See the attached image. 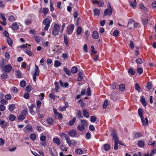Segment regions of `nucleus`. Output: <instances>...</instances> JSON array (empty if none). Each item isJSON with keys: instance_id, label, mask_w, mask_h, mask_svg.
Masks as SVG:
<instances>
[{"instance_id": "14", "label": "nucleus", "mask_w": 156, "mask_h": 156, "mask_svg": "<svg viewBox=\"0 0 156 156\" xmlns=\"http://www.w3.org/2000/svg\"><path fill=\"white\" fill-rule=\"evenodd\" d=\"M19 28V26L16 22L13 23L12 24V29L13 30H16Z\"/></svg>"}, {"instance_id": "44", "label": "nucleus", "mask_w": 156, "mask_h": 156, "mask_svg": "<svg viewBox=\"0 0 156 156\" xmlns=\"http://www.w3.org/2000/svg\"><path fill=\"white\" fill-rule=\"evenodd\" d=\"M77 68L76 67L74 66L71 69V72L73 73H76L77 71Z\"/></svg>"}, {"instance_id": "31", "label": "nucleus", "mask_w": 156, "mask_h": 156, "mask_svg": "<svg viewBox=\"0 0 156 156\" xmlns=\"http://www.w3.org/2000/svg\"><path fill=\"white\" fill-rule=\"evenodd\" d=\"M43 23L44 25H48L50 24V22L48 18H46L43 21Z\"/></svg>"}, {"instance_id": "13", "label": "nucleus", "mask_w": 156, "mask_h": 156, "mask_svg": "<svg viewBox=\"0 0 156 156\" xmlns=\"http://www.w3.org/2000/svg\"><path fill=\"white\" fill-rule=\"evenodd\" d=\"M35 105L34 104H32L29 107L30 110V112L31 114L34 115V112L33 110V108L35 107Z\"/></svg>"}, {"instance_id": "48", "label": "nucleus", "mask_w": 156, "mask_h": 156, "mask_svg": "<svg viewBox=\"0 0 156 156\" xmlns=\"http://www.w3.org/2000/svg\"><path fill=\"white\" fill-rule=\"evenodd\" d=\"M9 20L11 22H13L16 20V18L13 16H11L9 17Z\"/></svg>"}, {"instance_id": "1", "label": "nucleus", "mask_w": 156, "mask_h": 156, "mask_svg": "<svg viewBox=\"0 0 156 156\" xmlns=\"http://www.w3.org/2000/svg\"><path fill=\"white\" fill-rule=\"evenodd\" d=\"M108 8L105 9L104 12V15L105 16H106L107 15L108 16H111L112 13V9L111 5L109 2L108 3Z\"/></svg>"}, {"instance_id": "22", "label": "nucleus", "mask_w": 156, "mask_h": 156, "mask_svg": "<svg viewBox=\"0 0 156 156\" xmlns=\"http://www.w3.org/2000/svg\"><path fill=\"white\" fill-rule=\"evenodd\" d=\"M83 73L82 72H80L78 73V78L77 80L80 81L82 80L83 79Z\"/></svg>"}, {"instance_id": "20", "label": "nucleus", "mask_w": 156, "mask_h": 156, "mask_svg": "<svg viewBox=\"0 0 156 156\" xmlns=\"http://www.w3.org/2000/svg\"><path fill=\"white\" fill-rule=\"evenodd\" d=\"M83 115L84 117L88 118L89 117V114L87 111L85 109L83 110Z\"/></svg>"}, {"instance_id": "30", "label": "nucleus", "mask_w": 156, "mask_h": 156, "mask_svg": "<svg viewBox=\"0 0 156 156\" xmlns=\"http://www.w3.org/2000/svg\"><path fill=\"white\" fill-rule=\"evenodd\" d=\"M48 8H44L43 9L42 12H43L44 14V16H45L48 13ZM39 12L40 13H42V12H41L40 11H39Z\"/></svg>"}, {"instance_id": "60", "label": "nucleus", "mask_w": 156, "mask_h": 156, "mask_svg": "<svg viewBox=\"0 0 156 156\" xmlns=\"http://www.w3.org/2000/svg\"><path fill=\"white\" fill-rule=\"evenodd\" d=\"M36 103L37 108L39 109L40 108L41 102L40 101H37Z\"/></svg>"}, {"instance_id": "33", "label": "nucleus", "mask_w": 156, "mask_h": 156, "mask_svg": "<svg viewBox=\"0 0 156 156\" xmlns=\"http://www.w3.org/2000/svg\"><path fill=\"white\" fill-rule=\"evenodd\" d=\"M144 141L142 140H140L138 141V145L140 147H143L144 145Z\"/></svg>"}, {"instance_id": "41", "label": "nucleus", "mask_w": 156, "mask_h": 156, "mask_svg": "<svg viewBox=\"0 0 156 156\" xmlns=\"http://www.w3.org/2000/svg\"><path fill=\"white\" fill-rule=\"evenodd\" d=\"M55 91L57 92L58 91V90L60 89V88L56 82L55 83Z\"/></svg>"}, {"instance_id": "21", "label": "nucleus", "mask_w": 156, "mask_h": 156, "mask_svg": "<svg viewBox=\"0 0 156 156\" xmlns=\"http://www.w3.org/2000/svg\"><path fill=\"white\" fill-rule=\"evenodd\" d=\"M62 64V63L60 61L58 60H56L55 61L54 66L55 67H58L61 66Z\"/></svg>"}, {"instance_id": "3", "label": "nucleus", "mask_w": 156, "mask_h": 156, "mask_svg": "<svg viewBox=\"0 0 156 156\" xmlns=\"http://www.w3.org/2000/svg\"><path fill=\"white\" fill-rule=\"evenodd\" d=\"M39 74V69L38 66L35 65V73L33 74V80L35 82L36 80V76H38Z\"/></svg>"}, {"instance_id": "4", "label": "nucleus", "mask_w": 156, "mask_h": 156, "mask_svg": "<svg viewBox=\"0 0 156 156\" xmlns=\"http://www.w3.org/2000/svg\"><path fill=\"white\" fill-rule=\"evenodd\" d=\"M74 28V25L72 24L68 26L67 28L66 33L67 34L70 35L73 32Z\"/></svg>"}, {"instance_id": "37", "label": "nucleus", "mask_w": 156, "mask_h": 156, "mask_svg": "<svg viewBox=\"0 0 156 156\" xmlns=\"http://www.w3.org/2000/svg\"><path fill=\"white\" fill-rule=\"evenodd\" d=\"M16 76L17 77V78H22V73H21L19 71H17L16 72Z\"/></svg>"}, {"instance_id": "36", "label": "nucleus", "mask_w": 156, "mask_h": 156, "mask_svg": "<svg viewBox=\"0 0 156 156\" xmlns=\"http://www.w3.org/2000/svg\"><path fill=\"white\" fill-rule=\"evenodd\" d=\"M6 41L8 44L10 46H12V41L11 39L10 38H7L6 39Z\"/></svg>"}, {"instance_id": "16", "label": "nucleus", "mask_w": 156, "mask_h": 156, "mask_svg": "<svg viewBox=\"0 0 156 156\" xmlns=\"http://www.w3.org/2000/svg\"><path fill=\"white\" fill-rule=\"evenodd\" d=\"M92 36L93 38L94 39H98L99 37L98 33L97 31H94L92 34Z\"/></svg>"}, {"instance_id": "61", "label": "nucleus", "mask_w": 156, "mask_h": 156, "mask_svg": "<svg viewBox=\"0 0 156 156\" xmlns=\"http://www.w3.org/2000/svg\"><path fill=\"white\" fill-rule=\"evenodd\" d=\"M46 136H42L40 137V140L43 142H44L46 140Z\"/></svg>"}, {"instance_id": "45", "label": "nucleus", "mask_w": 156, "mask_h": 156, "mask_svg": "<svg viewBox=\"0 0 156 156\" xmlns=\"http://www.w3.org/2000/svg\"><path fill=\"white\" fill-rule=\"evenodd\" d=\"M104 147L106 151H108L110 148V145L107 144H104Z\"/></svg>"}, {"instance_id": "54", "label": "nucleus", "mask_w": 156, "mask_h": 156, "mask_svg": "<svg viewBox=\"0 0 156 156\" xmlns=\"http://www.w3.org/2000/svg\"><path fill=\"white\" fill-rule=\"evenodd\" d=\"M137 71L138 73L140 75L143 73V70L141 68H138L137 69Z\"/></svg>"}, {"instance_id": "25", "label": "nucleus", "mask_w": 156, "mask_h": 156, "mask_svg": "<svg viewBox=\"0 0 156 156\" xmlns=\"http://www.w3.org/2000/svg\"><path fill=\"white\" fill-rule=\"evenodd\" d=\"M59 135L62 139H64V138L66 140V139L68 138V137H69L65 133H60Z\"/></svg>"}, {"instance_id": "42", "label": "nucleus", "mask_w": 156, "mask_h": 156, "mask_svg": "<svg viewBox=\"0 0 156 156\" xmlns=\"http://www.w3.org/2000/svg\"><path fill=\"white\" fill-rule=\"evenodd\" d=\"M47 121L48 124L51 125L53 123L54 121L52 118H50L47 119Z\"/></svg>"}, {"instance_id": "27", "label": "nucleus", "mask_w": 156, "mask_h": 156, "mask_svg": "<svg viewBox=\"0 0 156 156\" xmlns=\"http://www.w3.org/2000/svg\"><path fill=\"white\" fill-rule=\"evenodd\" d=\"M15 108V106L14 104H11L9 106L8 109L10 112L12 111Z\"/></svg>"}, {"instance_id": "62", "label": "nucleus", "mask_w": 156, "mask_h": 156, "mask_svg": "<svg viewBox=\"0 0 156 156\" xmlns=\"http://www.w3.org/2000/svg\"><path fill=\"white\" fill-rule=\"evenodd\" d=\"M1 77L3 79H5L7 78L8 75L6 73H3L1 75Z\"/></svg>"}, {"instance_id": "32", "label": "nucleus", "mask_w": 156, "mask_h": 156, "mask_svg": "<svg viewBox=\"0 0 156 156\" xmlns=\"http://www.w3.org/2000/svg\"><path fill=\"white\" fill-rule=\"evenodd\" d=\"M76 117H74L73 119L69 122V125L71 126L73 125L75 122L76 121Z\"/></svg>"}, {"instance_id": "52", "label": "nucleus", "mask_w": 156, "mask_h": 156, "mask_svg": "<svg viewBox=\"0 0 156 156\" xmlns=\"http://www.w3.org/2000/svg\"><path fill=\"white\" fill-rule=\"evenodd\" d=\"M119 89L121 91H123L125 90V86L124 84H121L119 86Z\"/></svg>"}, {"instance_id": "34", "label": "nucleus", "mask_w": 156, "mask_h": 156, "mask_svg": "<svg viewBox=\"0 0 156 156\" xmlns=\"http://www.w3.org/2000/svg\"><path fill=\"white\" fill-rule=\"evenodd\" d=\"M64 42L65 43V44L66 45V46H67L68 45V41L67 36L65 34L64 35Z\"/></svg>"}, {"instance_id": "23", "label": "nucleus", "mask_w": 156, "mask_h": 156, "mask_svg": "<svg viewBox=\"0 0 156 156\" xmlns=\"http://www.w3.org/2000/svg\"><path fill=\"white\" fill-rule=\"evenodd\" d=\"M78 130L80 131H82L84 130L85 127L82 125H79L77 127Z\"/></svg>"}, {"instance_id": "59", "label": "nucleus", "mask_w": 156, "mask_h": 156, "mask_svg": "<svg viewBox=\"0 0 156 156\" xmlns=\"http://www.w3.org/2000/svg\"><path fill=\"white\" fill-rule=\"evenodd\" d=\"M147 89L150 90L152 88V83L151 82H148L147 83Z\"/></svg>"}, {"instance_id": "38", "label": "nucleus", "mask_w": 156, "mask_h": 156, "mask_svg": "<svg viewBox=\"0 0 156 156\" xmlns=\"http://www.w3.org/2000/svg\"><path fill=\"white\" fill-rule=\"evenodd\" d=\"M80 122L82 124H81L83 126H84L85 127V126H87L88 125V123L87 122V121L86 120H80Z\"/></svg>"}, {"instance_id": "19", "label": "nucleus", "mask_w": 156, "mask_h": 156, "mask_svg": "<svg viewBox=\"0 0 156 156\" xmlns=\"http://www.w3.org/2000/svg\"><path fill=\"white\" fill-rule=\"evenodd\" d=\"M140 101L144 106H146L147 105V103L144 96H142L141 97L140 99Z\"/></svg>"}, {"instance_id": "11", "label": "nucleus", "mask_w": 156, "mask_h": 156, "mask_svg": "<svg viewBox=\"0 0 156 156\" xmlns=\"http://www.w3.org/2000/svg\"><path fill=\"white\" fill-rule=\"evenodd\" d=\"M144 118L143 117V118L141 119V120L143 125L144 126H146L148 125V121L147 117L145 118V120H144Z\"/></svg>"}, {"instance_id": "2", "label": "nucleus", "mask_w": 156, "mask_h": 156, "mask_svg": "<svg viewBox=\"0 0 156 156\" xmlns=\"http://www.w3.org/2000/svg\"><path fill=\"white\" fill-rule=\"evenodd\" d=\"M60 26L58 24H55L54 25V29L52 31V34L54 36L58 35L59 31L60 30Z\"/></svg>"}, {"instance_id": "49", "label": "nucleus", "mask_w": 156, "mask_h": 156, "mask_svg": "<svg viewBox=\"0 0 156 156\" xmlns=\"http://www.w3.org/2000/svg\"><path fill=\"white\" fill-rule=\"evenodd\" d=\"M136 62L137 64H141L143 63V61L141 58H139L136 60Z\"/></svg>"}, {"instance_id": "46", "label": "nucleus", "mask_w": 156, "mask_h": 156, "mask_svg": "<svg viewBox=\"0 0 156 156\" xmlns=\"http://www.w3.org/2000/svg\"><path fill=\"white\" fill-rule=\"evenodd\" d=\"M28 114V112L27 111L25 110H22L21 115H22L23 116L26 117V116Z\"/></svg>"}, {"instance_id": "29", "label": "nucleus", "mask_w": 156, "mask_h": 156, "mask_svg": "<svg viewBox=\"0 0 156 156\" xmlns=\"http://www.w3.org/2000/svg\"><path fill=\"white\" fill-rule=\"evenodd\" d=\"M75 152L78 154L81 155L83 154V151L81 149L78 148L76 149Z\"/></svg>"}, {"instance_id": "50", "label": "nucleus", "mask_w": 156, "mask_h": 156, "mask_svg": "<svg viewBox=\"0 0 156 156\" xmlns=\"http://www.w3.org/2000/svg\"><path fill=\"white\" fill-rule=\"evenodd\" d=\"M30 139L34 141L36 139V136L35 134L32 133L30 136Z\"/></svg>"}, {"instance_id": "18", "label": "nucleus", "mask_w": 156, "mask_h": 156, "mask_svg": "<svg viewBox=\"0 0 156 156\" xmlns=\"http://www.w3.org/2000/svg\"><path fill=\"white\" fill-rule=\"evenodd\" d=\"M76 117L77 118H82L83 117L82 115L81 112L80 110H78L76 113Z\"/></svg>"}, {"instance_id": "47", "label": "nucleus", "mask_w": 156, "mask_h": 156, "mask_svg": "<svg viewBox=\"0 0 156 156\" xmlns=\"http://www.w3.org/2000/svg\"><path fill=\"white\" fill-rule=\"evenodd\" d=\"M26 90L28 93H29L32 90L31 86L30 85H28L26 87Z\"/></svg>"}, {"instance_id": "26", "label": "nucleus", "mask_w": 156, "mask_h": 156, "mask_svg": "<svg viewBox=\"0 0 156 156\" xmlns=\"http://www.w3.org/2000/svg\"><path fill=\"white\" fill-rule=\"evenodd\" d=\"M26 129L29 132H31L33 131V129L31 126L30 125H27L25 127Z\"/></svg>"}, {"instance_id": "64", "label": "nucleus", "mask_w": 156, "mask_h": 156, "mask_svg": "<svg viewBox=\"0 0 156 156\" xmlns=\"http://www.w3.org/2000/svg\"><path fill=\"white\" fill-rule=\"evenodd\" d=\"M56 96L54 94L50 93L49 95V97L53 99H55V98Z\"/></svg>"}, {"instance_id": "43", "label": "nucleus", "mask_w": 156, "mask_h": 156, "mask_svg": "<svg viewBox=\"0 0 156 156\" xmlns=\"http://www.w3.org/2000/svg\"><path fill=\"white\" fill-rule=\"evenodd\" d=\"M64 70L67 75L69 76L71 75V73L70 70L68 69L67 68L64 67Z\"/></svg>"}, {"instance_id": "15", "label": "nucleus", "mask_w": 156, "mask_h": 156, "mask_svg": "<svg viewBox=\"0 0 156 156\" xmlns=\"http://www.w3.org/2000/svg\"><path fill=\"white\" fill-rule=\"evenodd\" d=\"M24 52L29 56H31L33 55V53L30 49H26L24 51Z\"/></svg>"}, {"instance_id": "28", "label": "nucleus", "mask_w": 156, "mask_h": 156, "mask_svg": "<svg viewBox=\"0 0 156 156\" xmlns=\"http://www.w3.org/2000/svg\"><path fill=\"white\" fill-rule=\"evenodd\" d=\"M138 112L139 115L141 119H142V118H143V115L142 113L143 111L142 109L140 108L138 110Z\"/></svg>"}, {"instance_id": "58", "label": "nucleus", "mask_w": 156, "mask_h": 156, "mask_svg": "<svg viewBox=\"0 0 156 156\" xmlns=\"http://www.w3.org/2000/svg\"><path fill=\"white\" fill-rule=\"evenodd\" d=\"M96 121V118L94 116H92L90 117V121L92 122H94Z\"/></svg>"}, {"instance_id": "53", "label": "nucleus", "mask_w": 156, "mask_h": 156, "mask_svg": "<svg viewBox=\"0 0 156 156\" xmlns=\"http://www.w3.org/2000/svg\"><path fill=\"white\" fill-rule=\"evenodd\" d=\"M25 118V117L20 114L18 116V120L20 121H23Z\"/></svg>"}, {"instance_id": "40", "label": "nucleus", "mask_w": 156, "mask_h": 156, "mask_svg": "<svg viewBox=\"0 0 156 156\" xmlns=\"http://www.w3.org/2000/svg\"><path fill=\"white\" fill-rule=\"evenodd\" d=\"M128 72L131 75H134L135 73V71L133 70L132 68H130L128 70Z\"/></svg>"}, {"instance_id": "35", "label": "nucleus", "mask_w": 156, "mask_h": 156, "mask_svg": "<svg viewBox=\"0 0 156 156\" xmlns=\"http://www.w3.org/2000/svg\"><path fill=\"white\" fill-rule=\"evenodd\" d=\"M94 15L95 16H99L100 14V10L96 8L94 10Z\"/></svg>"}, {"instance_id": "7", "label": "nucleus", "mask_w": 156, "mask_h": 156, "mask_svg": "<svg viewBox=\"0 0 156 156\" xmlns=\"http://www.w3.org/2000/svg\"><path fill=\"white\" fill-rule=\"evenodd\" d=\"M68 134L70 136L74 137L76 136L77 133L76 130L72 129L70 130L68 133Z\"/></svg>"}, {"instance_id": "9", "label": "nucleus", "mask_w": 156, "mask_h": 156, "mask_svg": "<svg viewBox=\"0 0 156 156\" xmlns=\"http://www.w3.org/2000/svg\"><path fill=\"white\" fill-rule=\"evenodd\" d=\"M0 125L1 126V127L3 128L7 126L9 124L8 122H5L4 120H2L0 119Z\"/></svg>"}, {"instance_id": "10", "label": "nucleus", "mask_w": 156, "mask_h": 156, "mask_svg": "<svg viewBox=\"0 0 156 156\" xmlns=\"http://www.w3.org/2000/svg\"><path fill=\"white\" fill-rule=\"evenodd\" d=\"M134 22V21L132 19H130L128 23V27L129 29L130 30L132 29L133 27V23Z\"/></svg>"}, {"instance_id": "55", "label": "nucleus", "mask_w": 156, "mask_h": 156, "mask_svg": "<svg viewBox=\"0 0 156 156\" xmlns=\"http://www.w3.org/2000/svg\"><path fill=\"white\" fill-rule=\"evenodd\" d=\"M16 118V117L13 115H10L9 117V119L11 121H14Z\"/></svg>"}, {"instance_id": "63", "label": "nucleus", "mask_w": 156, "mask_h": 156, "mask_svg": "<svg viewBox=\"0 0 156 156\" xmlns=\"http://www.w3.org/2000/svg\"><path fill=\"white\" fill-rule=\"evenodd\" d=\"M108 104V102L107 100H105V101L104 103L103 104V108H105L107 106Z\"/></svg>"}, {"instance_id": "6", "label": "nucleus", "mask_w": 156, "mask_h": 156, "mask_svg": "<svg viewBox=\"0 0 156 156\" xmlns=\"http://www.w3.org/2000/svg\"><path fill=\"white\" fill-rule=\"evenodd\" d=\"M66 143L69 146H71L72 145H75L77 144V142L74 140H71L69 137L66 139Z\"/></svg>"}, {"instance_id": "39", "label": "nucleus", "mask_w": 156, "mask_h": 156, "mask_svg": "<svg viewBox=\"0 0 156 156\" xmlns=\"http://www.w3.org/2000/svg\"><path fill=\"white\" fill-rule=\"evenodd\" d=\"M135 89L138 91L139 92H140L141 87H140L138 83H136L135 85Z\"/></svg>"}, {"instance_id": "24", "label": "nucleus", "mask_w": 156, "mask_h": 156, "mask_svg": "<svg viewBox=\"0 0 156 156\" xmlns=\"http://www.w3.org/2000/svg\"><path fill=\"white\" fill-rule=\"evenodd\" d=\"M111 99L113 100H115L117 99V96L116 93L113 92L111 94Z\"/></svg>"}, {"instance_id": "8", "label": "nucleus", "mask_w": 156, "mask_h": 156, "mask_svg": "<svg viewBox=\"0 0 156 156\" xmlns=\"http://www.w3.org/2000/svg\"><path fill=\"white\" fill-rule=\"evenodd\" d=\"M111 135L113 137V138L115 142L118 141V138L117 136V134L115 131H113L111 134Z\"/></svg>"}, {"instance_id": "12", "label": "nucleus", "mask_w": 156, "mask_h": 156, "mask_svg": "<svg viewBox=\"0 0 156 156\" xmlns=\"http://www.w3.org/2000/svg\"><path fill=\"white\" fill-rule=\"evenodd\" d=\"M53 141L54 143L57 145H59L61 144V142L59 139L58 137H55L53 139Z\"/></svg>"}, {"instance_id": "51", "label": "nucleus", "mask_w": 156, "mask_h": 156, "mask_svg": "<svg viewBox=\"0 0 156 156\" xmlns=\"http://www.w3.org/2000/svg\"><path fill=\"white\" fill-rule=\"evenodd\" d=\"M82 29L80 27H78L77 29L76 32L78 35L80 34L82 32Z\"/></svg>"}, {"instance_id": "57", "label": "nucleus", "mask_w": 156, "mask_h": 156, "mask_svg": "<svg viewBox=\"0 0 156 156\" xmlns=\"http://www.w3.org/2000/svg\"><path fill=\"white\" fill-rule=\"evenodd\" d=\"M26 82L24 80H22L20 82V86L22 87H24L26 85Z\"/></svg>"}, {"instance_id": "17", "label": "nucleus", "mask_w": 156, "mask_h": 156, "mask_svg": "<svg viewBox=\"0 0 156 156\" xmlns=\"http://www.w3.org/2000/svg\"><path fill=\"white\" fill-rule=\"evenodd\" d=\"M129 2L131 6L132 7L134 8L136 7V0H134L133 1H132L131 0H129Z\"/></svg>"}, {"instance_id": "5", "label": "nucleus", "mask_w": 156, "mask_h": 156, "mask_svg": "<svg viewBox=\"0 0 156 156\" xmlns=\"http://www.w3.org/2000/svg\"><path fill=\"white\" fill-rule=\"evenodd\" d=\"M12 69V66L10 64H9L3 67L2 70L3 72L7 73H9L11 71Z\"/></svg>"}, {"instance_id": "56", "label": "nucleus", "mask_w": 156, "mask_h": 156, "mask_svg": "<svg viewBox=\"0 0 156 156\" xmlns=\"http://www.w3.org/2000/svg\"><path fill=\"white\" fill-rule=\"evenodd\" d=\"M152 139H151L148 142V145H154L155 144V142L154 141H152Z\"/></svg>"}]
</instances>
